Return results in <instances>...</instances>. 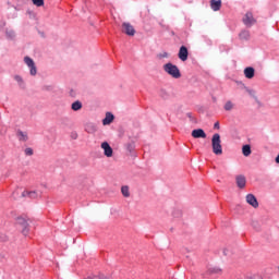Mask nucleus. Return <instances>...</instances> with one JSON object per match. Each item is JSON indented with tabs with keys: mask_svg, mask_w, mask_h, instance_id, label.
<instances>
[{
	"mask_svg": "<svg viewBox=\"0 0 279 279\" xmlns=\"http://www.w3.org/2000/svg\"><path fill=\"white\" fill-rule=\"evenodd\" d=\"M87 279H111V278L106 277V275H99L98 277H88Z\"/></svg>",
	"mask_w": 279,
	"mask_h": 279,
	"instance_id": "nucleus-33",
	"label": "nucleus"
},
{
	"mask_svg": "<svg viewBox=\"0 0 279 279\" xmlns=\"http://www.w3.org/2000/svg\"><path fill=\"white\" fill-rule=\"evenodd\" d=\"M221 125L219 124V121L215 122L214 130H220Z\"/></svg>",
	"mask_w": 279,
	"mask_h": 279,
	"instance_id": "nucleus-36",
	"label": "nucleus"
},
{
	"mask_svg": "<svg viewBox=\"0 0 279 279\" xmlns=\"http://www.w3.org/2000/svg\"><path fill=\"white\" fill-rule=\"evenodd\" d=\"M186 117L190 119V121L192 123H197V120L193 117V113L192 112H187L186 113Z\"/></svg>",
	"mask_w": 279,
	"mask_h": 279,
	"instance_id": "nucleus-32",
	"label": "nucleus"
},
{
	"mask_svg": "<svg viewBox=\"0 0 279 279\" xmlns=\"http://www.w3.org/2000/svg\"><path fill=\"white\" fill-rule=\"evenodd\" d=\"M235 183L238 189H243L247 184V179H245V175L239 174L235 177Z\"/></svg>",
	"mask_w": 279,
	"mask_h": 279,
	"instance_id": "nucleus-10",
	"label": "nucleus"
},
{
	"mask_svg": "<svg viewBox=\"0 0 279 279\" xmlns=\"http://www.w3.org/2000/svg\"><path fill=\"white\" fill-rule=\"evenodd\" d=\"M114 121V114L112 112H107L105 119L102 120V125H110Z\"/></svg>",
	"mask_w": 279,
	"mask_h": 279,
	"instance_id": "nucleus-16",
	"label": "nucleus"
},
{
	"mask_svg": "<svg viewBox=\"0 0 279 279\" xmlns=\"http://www.w3.org/2000/svg\"><path fill=\"white\" fill-rule=\"evenodd\" d=\"M242 154L243 156L247 157L252 155V146L248 144H245L242 146Z\"/></svg>",
	"mask_w": 279,
	"mask_h": 279,
	"instance_id": "nucleus-18",
	"label": "nucleus"
},
{
	"mask_svg": "<svg viewBox=\"0 0 279 279\" xmlns=\"http://www.w3.org/2000/svg\"><path fill=\"white\" fill-rule=\"evenodd\" d=\"M242 23L246 27H252V25H256V19H254V13H252V11H247L242 19Z\"/></svg>",
	"mask_w": 279,
	"mask_h": 279,
	"instance_id": "nucleus-4",
	"label": "nucleus"
},
{
	"mask_svg": "<svg viewBox=\"0 0 279 279\" xmlns=\"http://www.w3.org/2000/svg\"><path fill=\"white\" fill-rule=\"evenodd\" d=\"M25 156H34V149L32 147L24 149Z\"/></svg>",
	"mask_w": 279,
	"mask_h": 279,
	"instance_id": "nucleus-29",
	"label": "nucleus"
},
{
	"mask_svg": "<svg viewBox=\"0 0 279 279\" xmlns=\"http://www.w3.org/2000/svg\"><path fill=\"white\" fill-rule=\"evenodd\" d=\"M248 279H263V277H260L258 275H254V276L250 277Z\"/></svg>",
	"mask_w": 279,
	"mask_h": 279,
	"instance_id": "nucleus-39",
	"label": "nucleus"
},
{
	"mask_svg": "<svg viewBox=\"0 0 279 279\" xmlns=\"http://www.w3.org/2000/svg\"><path fill=\"white\" fill-rule=\"evenodd\" d=\"M233 108H234V104L231 102V100H228L223 106V110H226V112H230Z\"/></svg>",
	"mask_w": 279,
	"mask_h": 279,
	"instance_id": "nucleus-22",
	"label": "nucleus"
},
{
	"mask_svg": "<svg viewBox=\"0 0 279 279\" xmlns=\"http://www.w3.org/2000/svg\"><path fill=\"white\" fill-rule=\"evenodd\" d=\"M246 203H248V205L252 206L253 208H258V199L254 194L246 195Z\"/></svg>",
	"mask_w": 279,
	"mask_h": 279,
	"instance_id": "nucleus-8",
	"label": "nucleus"
},
{
	"mask_svg": "<svg viewBox=\"0 0 279 279\" xmlns=\"http://www.w3.org/2000/svg\"><path fill=\"white\" fill-rule=\"evenodd\" d=\"M178 58L181 62H186V60H189V48L186 46L180 47Z\"/></svg>",
	"mask_w": 279,
	"mask_h": 279,
	"instance_id": "nucleus-5",
	"label": "nucleus"
},
{
	"mask_svg": "<svg viewBox=\"0 0 279 279\" xmlns=\"http://www.w3.org/2000/svg\"><path fill=\"white\" fill-rule=\"evenodd\" d=\"M252 226H253V228H255V230H258V222L253 221V222H252Z\"/></svg>",
	"mask_w": 279,
	"mask_h": 279,
	"instance_id": "nucleus-38",
	"label": "nucleus"
},
{
	"mask_svg": "<svg viewBox=\"0 0 279 279\" xmlns=\"http://www.w3.org/2000/svg\"><path fill=\"white\" fill-rule=\"evenodd\" d=\"M5 36L8 40H14V38H16V33L13 29H7Z\"/></svg>",
	"mask_w": 279,
	"mask_h": 279,
	"instance_id": "nucleus-19",
	"label": "nucleus"
},
{
	"mask_svg": "<svg viewBox=\"0 0 279 279\" xmlns=\"http://www.w3.org/2000/svg\"><path fill=\"white\" fill-rule=\"evenodd\" d=\"M24 62H25V64L28 65V68H29V66H34V64H36V63L34 62V59H32L31 57H25V58H24Z\"/></svg>",
	"mask_w": 279,
	"mask_h": 279,
	"instance_id": "nucleus-25",
	"label": "nucleus"
},
{
	"mask_svg": "<svg viewBox=\"0 0 279 279\" xmlns=\"http://www.w3.org/2000/svg\"><path fill=\"white\" fill-rule=\"evenodd\" d=\"M244 90H246V93L250 95V97H253V99H257L256 90H254L247 86H244Z\"/></svg>",
	"mask_w": 279,
	"mask_h": 279,
	"instance_id": "nucleus-23",
	"label": "nucleus"
},
{
	"mask_svg": "<svg viewBox=\"0 0 279 279\" xmlns=\"http://www.w3.org/2000/svg\"><path fill=\"white\" fill-rule=\"evenodd\" d=\"M122 29L126 36H134V34H136V29H134V26H132L130 22H124L122 24Z\"/></svg>",
	"mask_w": 279,
	"mask_h": 279,
	"instance_id": "nucleus-6",
	"label": "nucleus"
},
{
	"mask_svg": "<svg viewBox=\"0 0 279 279\" xmlns=\"http://www.w3.org/2000/svg\"><path fill=\"white\" fill-rule=\"evenodd\" d=\"M28 69H29L31 75H33V76L36 75V73H38V70L36 68V63L31 65V66H28Z\"/></svg>",
	"mask_w": 279,
	"mask_h": 279,
	"instance_id": "nucleus-27",
	"label": "nucleus"
},
{
	"mask_svg": "<svg viewBox=\"0 0 279 279\" xmlns=\"http://www.w3.org/2000/svg\"><path fill=\"white\" fill-rule=\"evenodd\" d=\"M222 254H223V256H228V254H230V251H228V248H225V250L222 251Z\"/></svg>",
	"mask_w": 279,
	"mask_h": 279,
	"instance_id": "nucleus-40",
	"label": "nucleus"
},
{
	"mask_svg": "<svg viewBox=\"0 0 279 279\" xmlns=\"http://www.w3.org/2000/svg\"><path fill=\"white\" fill-rule=\"evenodd\" d=\"M157 58L159 60H162V58H169V52H167V51L160 52L157 54Z\"/></svg>",
	"mask_w": 279,
	"mask_h": 279,
	"instance_id": "nucleus-30",
	"label": "nucleus"
},
{
	"mask_svg": "<svg viewBox=\"0 0 279 279\" xmlns=\"http://www.w3.org/2000/svg\"><path fill=\"white\" fill-rule=\"evenodd\" d=\"M256 73V70L252 66H247L244 69V75L246 80H252Z\"/></svg>",
	"mask_w": 279,
	"mask_h": 279,
	"instance_id": "nucleus-14",
	"label": "nucleus"
},
{
	"mask_svg": "<svg viewBox=\"0 0 279 279\" xmlns=\"http://www.w3.org/2000/svg\"><path fill=\"white\" fill-rule=\"evenodd\" d=\"M0 241H2V243H5V241H8V235L0 233Z\"/></svg>",
	"mask_w": 279,
	"mask_h": 279,
	"instance_id": "nucleus-35",
	"label": "nucleus"
},
{
	"mask_svg": "<svg viewBox=\"0 0 279 279\" xmlns=\"http://www.w3.org/2000/svg\"><path fill=\"white\" fill-rule=\"evenodd\" d=\"M28 193H29L28 191H24V192H22L21 196L22 197H29Z\"/></svg>",
	"mask_w": 279,
	"mask_h": 279,
	"instance_id": "nucleus-37",
	"label": "nucleus"
},
{
	"mask_svg": "<svg viewBox=\"0 0 279 279\" xmlns=\"http://www.w3.org/2000/svg\"><path fill=\"white\" fill-rule=\"evenodd\" d=\"M240 40H250V31H242L239 34Z\"/></svg>",
	"mask_w": 279,
	"mask_h": 279,
	"instance_id": "nucleus-20",
	"label": "nucleus"
},
{
	"mask_svg": "<svg viewBox=\"0 0 279 279\" xmlns=\"http://www.w3.org/2000/svg\"><path fill=\"white\" fill-rule=\"evenodd\" d=\"M125 149H126V151H129L130 156H132V157L136 156V153H135L136 143L134 141L126 143Z\"/></svg>",
	"mask_w": 279,
	"mask_h": 279,
	"instance_id": "nucleus-9",
	"label": "nucleus"
},
{
	"mask_svg": "<svg viewBox=\"0 0 279 279\" xmlns=\"http://www.w3.org/2000/svg\"><path fill=\"white\" fill-rule=\"evenodd\" d=\"M33 4L36 5L37 8H43L45 5V0H32Z\"/></svg>",
	"mask_w": 279,
	"mask_h": 279,
	"instance_id": "nucleus-26",
	"label": "nucleus"
},
{
	"mask_svg": "<svg viewBox=\"0 0 279 279\" xmlns=\"http://www.w3.org/2000/svg\"><path fill=\"white\" fill-rule=\"evenodd\" d=\"M177 215H179V217H181L182 216V211L177 210Z\"/></svg>",
	"mask_w": 279,
	"mask_h": 279,
	"instance_id": "nucleus-41",
	"label": "nucleus"
},
{
	"mask_svg": "<svg viewBox=\"0 0 279 279\" xmlns=\"http://www.w3.org/2000/svg\"><path fill=\"white\" fill-rule=\"evenodd\" d=\"M29 221H32L29 218H25L23 216H19L16 218V223L17 226H21L22 234L24 236H27L29 234Z\"/></svg>",
	"mask_w": 279,
	"mask_h": 279,
	"instance_id": "nucleus-3",
	"label": "nucleus"
},
{
	"mask_svg": "<svg viewBox=\"0 0 279 279\" xmlns=\"http://www.w3.org/2000/svg\"><path fill=\"white\" fill-rule=\"evenodd\" d=\"M28 197L31 199H36L38 197V193H36V191H31L28 192Z\"/></svg>",
	"mask_w": 279,
	"mask_h": 279,
	"instance_id": "nucleus-31",
	"label": "nucleus"
},
{
	"mask_svg": "<svg viewBox=\"0 0 279 279\" xmlns=\"http://www.w3.org/2000/svg\"><path fill=\"white\" fill-rule=\"evenodd\" d=\"M163 71H165V73H167L168 75H170L174 80H180V77H182V73L180 72V68H178V65H175L171 62H168V63L163 64Z\"/></svg>",
	"mask_w": 279,
	"mask_h": 279,
	"instance_id": "nucleus-2",
	"label": "nucleus"
},
{
	"mask_svg": "<svg viewBox=\"0 0 279 279\" xmlns=\"http://www.w3.org/2000/svg\"><path fill=\"white\" fill-rule=\"evenodd\" d=\"M206 131H204V129H194L192 131L193 138H206Z\"/></svg>",
	"mask_w": 279,
	"mask_h": 279,
	"instance_id": "nucleus-11",
	"label": "nucleus"
},
{
	"mask_svg": "<svg viewBox=\"0 0 279 279\" xmlns=\"http://www.w3.org/2000/svg\"><path fill=\"white\" fill-rule=\"evenodd\" d=\"M211 149L215 156H221L223 154V147L221 146V135L215 133L211 137Z\"/></svg>",
	"mask_w": 279,
	"mask_h": 279,
	"instance_id": "nucleus-1",
	"label": "nucleus"
},
{
	"mask_svg": "<svg viewBox=\"0 0 279 279\" xmlns=\"http://www.w3.org/2000/svg\"><path fill=\"white\" fill-rule=\"evenodd\" d=\"M121 193H122L123 197H130V186L123 185L121 187Z\"/></svg>",
	"mask_w": 279,
	"mask_h": 279,
	"instance_id": "nucleus-24",
	"label": "nucleus"
},
{
	"mask_svg": "<svg viewBox=\"0 0 279 279\" xmlns=\"http://www.w3.org/2000/svg\"><path fill=\"white\" fill-rule=\"evenodd\" d=\"M210 8L214 12L221 10V0H210Z\"/></svg>",
	"mask_w": 279,
	"mask_h": 279,
	"instance_id": "nucleus-15",
	"label": "nucleus"
},
{
	"mask_svg": "<svg viewBox=\"0 0 279 279\" xmlns=\"http://www.w3.org/2000/svg\"><path fill=\"white\" fill-rule=\"evenodd\" d=\"M72 138L74 140L77 138V134L72 135Z\"/></svg>",
	"mask_w": 279,
	"mask_h": 279,
	"instance_id": "nucleus-42",
	"label": "nucleus"
},
{
	"mask_svg": "<svg viewBox=\"0 0 279 279\" xmlns=\"http://www.w3.org/2000/svg\"><path fill=\"white\" fill-rule=\"evenodd\" d=\"M160 95H161L162 99H168L169 98V94L166 90H161Z\"/></svg>",
	"mask_w": 279,
	"mask_h": 279,
	"instance_id": "nucleus-34",
	"label": "nucleus"
},
{
	"mask_svg": "<svg viewBox=\"0 0 279 279\" xmlns=\"http://www.w3.org/2000/svg\"><path fill=\"white\" fill-rule=\"evenodd\" d=\"M82 108H83V105H82V101L80 100H76L71 105V110H73L74 112H78V110H82Z\"/></svg>",
	"mask_w": 279,
	"mask_h": 279,
	"instance_id": "nucleus-17",
	"label": "nucleus"
},
{
	"mask_svg": "<svg viewBox=\"0 0 279 279\" xmlns=\"http://www.w3.org/2000/svg\"><path fill=\"white\" fill-rule=\"evenodd\" d=\"M209 274H221V268L213 267L208 269Z\"/></svg>",
	"mask_w": 279,
	"mask_h": 279,
	"instance_id": "nucleus-28",
	"label": "nucleus"
},
{
	"mask_svg": "<svg viewBox=\"0 0 279 279\" xmlns=\"http://www.w3.org/2000/svg\"><path fill=\"white\" fill-rule=\"evenodd\" d=\"M15 82H17L20 88H25V82L23 81V77L21 75L14 76Z\"/></svg>",
	"mask_w": 279,
	"mask_h": 279,
	"instance_id": "nucleus-21",
	"label": "nucleus"
},
{
	"mask_svg": "<svg viewBox=\"0 0 279 279\" xmlns=\"http://www.w3.org/2000/svg\"><path fill=\"white\" fill-rule=\"evenodd\" d=\"M16 136L21 143H27L29 141L27 132H23L21 129L16 131Z\"/></svg>",
	"mask_w": 279,
	"mask_h": 279,
	"instance_id": "nucleus-12",
	"label": "nucleus"
},
{
	"mask_svg": "<svg viewBox=\"0 0 279 279\" xmlns=\"http://www.w3.org/2000/svg\"><path fill=\"white\" fill-rule=\"evenodd\" d=\"M101 149H104V154L107 158H112V154H114V150H112V146L108 142L101 143Z\"/></svg>",
	"mask_w": 279,
	"mask_h": 279,
	"instance_id": "nucleus-7",
	"label": "nucleus"
},
{
	"mask_svg": "<svg viewBox=\"0 0 279 279\" xmlns=\"http://www.w3.org/2000/svg\"><path fill=\"white\" fill-rule=\"evenodd\" d=\"M84 128H85V132H87V134H95V132H97V126L93 122H87L84 125Z\"/></svg>",
	"mask_w": 279,
	"mask_h": 279,
	"instance_id": "nucleus-13",
	"label": "nucleus"
}]
</instances>
